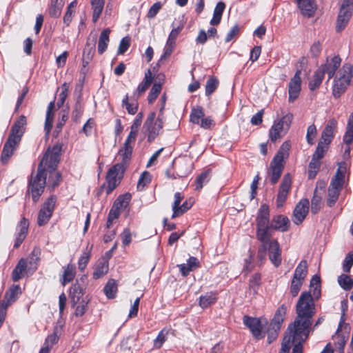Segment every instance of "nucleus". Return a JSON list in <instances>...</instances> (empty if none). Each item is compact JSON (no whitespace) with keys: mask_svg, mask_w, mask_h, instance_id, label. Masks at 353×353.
<instances>
[{"mask_svg":"<svg viewBox=\"0 0 353 353\" xmlns=\"http://www.w3.org/2000/svg\"><path fill=\"white\" fill-rule=\"evenodd\" d=\"M225 8V4L223 2L220 1L216 4L214 10L213 17L210 21L211 25L217 26L220 23L222 17V14Z\"/></svg>","mask_w":353,"mask_h":353,"instance_id":"2f4dec72","label":"nucleus"},{"mask_svg":"<svg viewBox=\"0 0 353 353\" xmlns=\"http://www.w3.org/2000/svg\"><path fill=\"white\" fill-rule=\"evenodd\" d=\"M297 316L294 321L288 325V330H292L310 332L312 319L316 313L315 304L310 292H303L296 303Z\"/></svg>","mask_w":353,"mask_h":353,"instance_id":"7ed1b4c3","label":"nucleus"},{"mask_svg":"<svg viewBox=\"0 0 353 353\" xmlns=\"http://www.w3.org/2000/svg\"><path fill=\"white\" fill-rule=\"evenodd\" d=\"M26 125V117L22 115L17 119V121L12 125L8 138L20 142L21 137L25 131Z\"/></svg>","mask_w":353,"mask_h":353,"instance_id":"6ab92c4d","label":"nucleus"},{"mask_svg":"<svg viewBox=\"0 0 353 353\" xmlns=\"http://www.w3.org/2000/svg\"><path fill=\"white\" fill-rule=\"evenodd\" d=\"M155 116V112H150L144 123V128L148 132V139L149 141H153L163 128V121L162 119L159 117L154 121Z\"/></svg>","mask_w":353,"mask_h":353,"instance_id":"f8f14e48","label":"nucleus"},{"mask_svg":"<svg viewBox=\"0 0 353 353\" xmlns=\"http://www.w3.org/2000/svg\"><path fill=\"white\" fill-rule=\"evenodd\" d=\"M352 11L347 9H340L336 25L337 32H341L347 26L351 17Z\"/></svg>","mask_w":353,"mask_h":353,"instance_id":"4be33fe9","label":"nucleus"},{"mask_svg":"<svg viewBox=\"0 0 353 353\" xmlns=\"http://www.w3.org/2000/svg\"><path fill=\"white\" fill-rule=\"evenodd\" d=\"M182 28L178 27L176 28L172 29L171 32L169 34L168 39L167 40V44L169 46H174L175 41L179 34V32L181 31Z\"/></svg>","mask_w":353,"mask_h":353,"instance_id":"69168bd1","label":"nucleus"},{"mask_svg":"<svg viewBox=\"0 0 353 353\" xmlns=\"http://www.w3.org/2000/svg\"><path fill=\"white\" fill-rule=\"evenodd\" d=\"M322 206V195L318 188H316L314 196L311 201V212L312 214H316L319 212Z\"/></svg>","mask_w":353,"mask_h":353,"instance_id":"f704fd0d","label":"nucleus"},{"mask_svg":"<svg viewBox=\"0 0 353 353\" xmlns=\"http://www.w3.org/2000/svg\"><path fill=\"white\" fill-rule=\"evenodd\" d=\"M110 30L109 28H106L103 30L100 34L98 41V52L101 54H103L107 49L110 41Z\"/></svg>","mask_w":353,"mask_h":353,"instance_id":"c85d7f7f","label":"nucleus"},{"mask_svg":"<svg viewBox=\"0 0 353 353\" xmlns=\"http://www.w3.org/2000/svg\"><path fill=\"white\" fill-rule=\"evenodd\" d=\"M84 294L83 288L77 282L72 285L70 290V295L72 303H78Z\"/></svg>","mask_w":353,"mask_h":353,"instance_id":"cd10ccee","label":"nucleus"},{"mask_svg":"<svg viewBox=\"0 0 353 353\" xmlns=\"http://www.w3.org/2000/svg\"><path fill=\"white\" fill-rule=\"evenodd\" d=\"M353 84V64H344L337 72L333 82L332 94L335 98H339Z\"/></svg>","mask_w":353,"mask_h":353,"instance_id":"39448f33","label":"nucleus"},{"mask_svg":"<svg viewBox=\"0 0 353 353\" xmlns=\"http://www.w3.org/2000/svg\"><path fill=\"white\" fill-rule=\"evenodd\" d=\"M336 128L337 121L335 119H330L321 133L319 142L328 145L334 139V132Z\"/></svg>","mask_w":353,"mask_h":353,"instance_id":"f3484780","label":"nucleus"},{"mask_svg":"<svg viewBox=\"0 0 353 353\" xmlns=\"http://www.w3.org/2000/svg\"><path fill=\"white\" fill-rule=\"evenodd\" d=\"M301 71L297 70L288 84L289 101L294 102L299 96L301 90Z\"/></svg>","mask_w":353,"mask_h":353,"instance_id":"dca6fc26","label":"nucleus"},{"mask_svg":"<svg viewBox=\"0 0 353 353\" xmlns=\"http://www.w3.org/2000/svg\"><path fill=\"white\" fill-rule=\"evenodd\" d=\"M161 90V85L160 83H155L148 94V100L149 103H152L157 98Z\"/></svg>","mask_w":353,"mask_h":353,"instance_id":"864d4df0","label":"nucleus"},{"mask_svg":"<svg viewBox=\"0 0 353 353\" xmlns=\"http://www.w3.org/2000/svg\"><path fill=\"white\" fill-rule=\"evenodd\" d=\"M341 59L339 56H334L331 59H327L325 64L321 65L319 68L323 70V74H327L328 79L332 78L339 68Z\"/></svg>","mask_w":353,"mask_h":353,"instance_id":"a211bd4d","label":"nucleus"},{"mask_svg":"<svg viewBox=\"0 0 353 353\" xmlns=\"http://www.w3.org/2000/svg\"><path fill=\"white\" fill-rule=\"evenodd\" d=\"M130 46V39L128 37L123 38L119 43L118 54H124Z\"/></svg>","mask_w":353,"mask_h":353,"instance_id":"338daca9","label":"nucleus"},{"mask_svg":"<svg viewBox=\"0 0 353 353\" xmlns=\"http://www.w3.org/2000/svg\"><path fill=\"white\" fill-rule=\"evenodd\" d=\"M310 332L305 331H300L297 330H292L291 332L287 329L285 336L281 343V348L285 343L289 346L288 353H289L291 347L294 345L292 353H303V343L306 341L309 336ZM282 349H281V350Z\"/></svg>","mask_w":353,"mask_h":353,"instance_id":"6e6552de","label":"nucleus"},{"mask_svg":"<svg viewBox=\"0 0 353 353\" xmlns=\"http://www.w3.org/2000/svg\"><path fill=\"white\" fill-rule=\"evenodd\" d=\"M310 291L312 292V295L315 298L318 299L321 294L320 290V277L314 275L310 281Z\"/></svg>","mask_w":353,"mask_h":353,"instance_id":"79ce46f5","label":"nucleus"},{"mask_svg":"<svg viewBox=\"0 0 353 353\" xmlns=\"http://www.w3.org/2000/svg\"><path fill=\"white\" fill-rule=\"evenodd\" d=\"M169 330L163 328L158 334L157 337L154 341V347L157 349L160 348L163 343L167 340V336Z\"/></svg>","mask_w":353,"mask_h":353,"instance_id":"09e8293b","label":"nucleus"},{"mask_svg":"<svg viewBox=\"0 0 353 353\" xmlns=\"http://www.w3.org/2000/svg\"><path fill=\"white\" fill-rule=\"evenodd\" d=\"M41 254V250L38 248H34L32 250L30 257H29V263L30 265H37L38 261H39Z\"/></svg>","mask_w":353,"mask_h":353,"instance_id":"774afa93","label":"nucleus"},{"mask_svg":"<svg viewBox=\"0 0 353 353\" xmlns=\"http://www.w3.org/2000/svg\"><path fill=\"white\" fill-rule=\"evenodd\" d=\"M343 141L347 145L353 142V112L350 115L347 121L346 131L343 137Z\"/></svg>","mask_w":353,"mask_h":353,"instance_id":"e433bc0d","label":"nucleus"},{"mask_svg":"<svg viewBox=\"0 0 353 353\" xmlns=\"http://www.w3.org/2000/svg\"><path fill=\"white\" fill-rule=\"evenodd\" d=\"M292 120V114H287L278 121H275L270 130L269 134L272 142L281 137L283 130H288Z\"/></svg>","mask_w":353,"mask_h":353,"instance_id":"9d476101","label":"nucleus"},{"mask_svg":"<svg viewBox=\"0 0 353 353\" xmlns=\"http://www.w3.org/2000/svg\"><path fill=\"white\" fill-rule=\"evenodd\" d=\"M292 185V178L290 174H285L280 185L279 192L276 196V206L281 208L283 206L288 195L290 192Z\"/></svg>","mask_w":353,"mask_h":353,"instance_id":"4468645a","label":"nucleus"},{"mask_svg":"<svg viewBox=\"0 0 353 353\" xmlns=\"http://www.w3.org/2000/svg\"><path fill=\"white\" fill-rule=\"evenodd\" d=\"M286 311L287 307L284 305H281L276 311L270 325L274 326L276 329H281L286 314Z\"/></svg>","mask_w":353,"mask_h":353,"instance_id":"a878e982","label":"nucleus"},{"mask_svg":"<svg viewBox=\"0 0 353 353\" xmlns=\"http://www.w3.org/2000/svg\"><path fill=\"white\" fill-rule=\"evenodd\" d=\"M108 270V266L105 263H101L97 265L95 268L94 272H93V277L95 279H99L100 277L105 275Z\"/></svg>","mask_w":353,"mask_h":353,"instance_id":"5fc2aeb1","label":"nucleus"},{"mask_svg":"<svg viewBox=\"0 0 353 353\" xmlns=\"http://www.w3.org/2000/svg\"><path fill=\"white\" fill-rule=\"evenodd\" d=\"M20 288L19 285H12L9 290L6 293L2 302L0 305L7 309L12 303L16 299V295L19 292Z\"/></svg>","mask_w":353,"mask_h":353,"instance_id":"393cba45","label":"nucleus"},{"mask_svg":"<svg viewBox=\"0 0 353 353\" xmlns=\"http://www.w3.org/2000/svg\"><path fill=\"white\" fill-rule=\"evenodd\" d=\"M123 105L125 106L129 114H134L138 109V103L136 101H129L128 96L126 95L123 99Z\"/></svg>","mask_w":353,"mask_h":353,"instance_id":"8fccbe9b","label":"nucleus"},{"mask_svg":"<svg viewBox=\"0 0 353 353\" xmlns=\"http://www.w3.org/2000/svg\"><path fill=\"white\" fill-rule=\"evenodd\" d=\"M76 274L75 266L72 264H68L66 267H64V272L62 276L61 283L63 285H65L68 283L71 282Z\"/></svg>","mask_w":353,"mask_h":353,"instance_id":"72a5a7b5","label":"nucleus"},{"mask_svg":"<svg viewBox=\"0 0 353 353\" xmlns=\"http://www.w3.org/2000/svg\"><path fill=\"white\" fill-rule=\"evenodd\" d=\"M216 296L214 293H207L201 296L199 299V305L202 308H207L212 305L214 304L216 301Z\"/></svg>","mask_w":353,"mask_h":353,"instance_id":"4c0bfd02","label":"nucleus"},{"mask_svg":"<svg viewBox=\"0 0 353 353\" xmlns=\"http://www.w3.org/2000/svg\"><path fill=\"white\" fill-rule=\"evenodd\" d=\"M82 112L83 105L79 101H77L74 105V110L72 113V119L75 121H77L81 117Z\"/></svg>","mask_w":353,"mask_h":353,"instance_id":"e2e57ef3","label":"nucleus"},{"mask_svg":"<svg viewBox=\"0 0 353 353\" xmlns=\"http://www.w3.org/2000/svg\"><path fill=\"white\" fill-rule=\"evenodd\" d=\"M153 80L152 74L150 70H148L145 73V77L143 81L139 84L137 91L134 94V97L137 99L141 94L144 93Z\"/></svg>","mask_w":353,"mask_h":353,"instance_id":"5701e85b","label":"nucleus"},{"mask_svg":"<svg viewBox=\"0 0 353 353\" xmlns=\"http://www.w3.org/2000/svg\"><path fill=\"white\" fill-rule=\"evenodd\" d=\"M19 143L20 142H18L12 139H8L3 145V151L1 155V161L2 163L6 164L8 163V160L13 154L14 151L16 150Z\"/></svg>","mask_w":353,"mask_h":353,"instance_id":"aec40b11","label":"nucleus"},{"mask_svg":"<svg viewBox=\"0 0 353 353\" xmlns=\"http://www.w3.org/2000/svg\"><path fill=\"white\" fill-rule=\"evenodd\" d=\"M131 199L130 194H125L119 196L114 201V205L119 210H123L127 208Z\"/></svg>","mask_w":353,"mask_h":353,"instance_id":"37998d69","label":"nucleus"},{"mask_svg":"<svg viewBox=\"0 0 353 353\" xmlns=\"http://www.w3.org/2000/svg\"><path fill=\"white\" fill-rule=\"evenodd\" d=\"M56 199L54 196H50L43 203L38 215V224L41 226L46 224L52 216L55 205Z\"/></svg>","mask_w":353,"mask_h":353,"instance_id":"ddd939ff","label":"nucleus"},{"mask_svg":"<svg viewBox=\"0 0 353 353\" xmlns=\"http://www.w3.org/2000/svg\"><path fill=\"white\" fill-rule=\"evenodd\" d=\"M290 147L288 143H283L270 163L268 174L272 184L276 183L281 176L284 168L283 161L288 157Z\"/></svg>","mask_w":353,"mask_h":353,"instance_id":"423d86ee","label":"nucleus"},{"mask_svg":"<svg viewBox=\"0 0 353 353\" xmlns=\"http://www.w3.org/2000/svg\"><path fill=\"white\" fill-rule=\"evenodd\" d=\"M353 265V252L348 253L344 261L343 264V269L345 272H349L352 266Z\"/></svg>","mask_w":353,"mask_h":353,"instance_id":"680f3d73","label":"nucleus"},{"mask_svg":"<svg viewBox=\"0 0 353 353\" xmlns=\"http://www.w3.org/2000/svg\"><path fill=\"white\" fill-rule=\"evenodd\" d=\"M296 1L302 14L308 17L314 14L316 9L314 0H296Z\"/></svg>","mask_w":353,"mask_h":353,"instance_id":"412c9836","label":"nucleus"},{"mask_svg":"<svg viewBox=\"0 0 353 353\" xmlns=\"http://www.w3.org/2000/svg\"><path fill=\"white\" fill-rule=\"evenodd\" d=\"M192 204L193 201L190 199L189 201H185L181 205L178 206V208L174 210L172 218L174 219L182 215L192 207Z\"/></svg>","mask_w":353,"mask_h":353,"instance_id":"a18cd8bd","label":"nucleus"},{"mask_svg":"<svg viewBox=\"0 0 353 353\" xmlns=\"http://www.w3.org/2000/svg\"><path fill=\"white\" fill-rule=\"evenodd\" d=\"M26 267L27 262L26 260L22 259L18 262L17 266L12 271V279L14 281H18L23 276Z\"/></svg>","mask_w":353,"mask_h":353,"instance_id":"473e14b6","label":"nucleus"},{"mask_svg":"<svg viewBox=\"0 0 353 353\" xmlns=\"http://www.w3.org/2000/svg\"><path fill=\"white\" fill-rule=\"evenodd\" d=\"M347 172V164L345 162L339 163V168L332 179L327 190L326 203L327 206L334 205L339 199V196L345 182V174Z\"/></svg>","mask_w":353,"mask_h":353,"instance_id":"20e7f679","label":"nucleus"},{"mask_svg":"<svg viewBox=\"0 0 353 353\" xmlns=\"http://www.w3.org/2000/svg\"><path fill=\"white\" fill-rule=\"evenodd\" d=\"M243 321L255 338L262 339L264 337L263 329L268 324L267 319L244 316Z\"/></svg>","mask_w":353,"mask_h":353,"instance_id":"9b49d317","label":"nucleus"},{"mask_svg":"<svg viewBox=\"0 0 353 353\" xmlns=\"http://www.w3.org/2000/svg\"><path fill=\"white\" fill-rule=\"evenodd\" d=\"M307 274V263L305 260H302L295 269L293 279L303 282Z\"/></svg>","mask_w":353,"mask_h":353,"instance_id":"7c9ffc66","label":"nucleus"},{"mask_svg":"<svg viewBox=\"0 0 353 353\" xmlns=\"http://www.w3.org/2000/svg\"><path fill=\"white\" fill-rule=\"evenodd\" d=\"M94 52V47L90 46V45L88 44L83 50V63H85L86 64H88V62L92 59Z\"/></svg>","mask_w":353,"mask_h":353,"instance_id":"052dcab7","label":"nucleus"},{"mask_svg":"<svg viewBox=\"0 0 353 353\" xmlns=\"http://www.w3.org/2000/svg\"><path fill=\"white\" fill-rule=\"evenodd\" d=\"M310 202L307 199H301L296 205L292 215V221L296 225L301 224L309 212Z\"/></svg>","mask_w":353,"mask_h":353,"instance_id":"2eb2a0df","label":"nucleus"},{"mask_svg":"<svg viewBox=\"0 0 353 353\" xmlns=\"http://www.w3.org/2000/svg\"><path fill=\"white\" fill-rule=\"evenodd\" d=\"M62 150V145L55 144L52 148H49L43 155L38 166L37 174L32 176L28 185V193L31 194L34 202L39 200L42 194L46 183L47 175L48 176V184L52 188L59 185L61 175L57 170Z\"/></svg>","mask_w":353,"mask_h":353,"instance_id":"f03ea898","label":"nucleus"},{"mask_svg":"<svg viewBox=\"0 0 353 353\" xmlns=\"http://www.w3.org/2000/svg\"><path fill=\"white\" fill-rule=\"evenodd\" d=\"M55 107L54 101H51L47 109L46 112V122H45V131L46 134L48 136L49 133L50 132V130L52 129V123L54 120V113L53 110Z\"/></svg>","mask_w":353,"mask_h":353,"instance_id":"c756f323","label":"nucleus"},{"mask_svg":"<svg viewBox=\"0 0 353 353\" xmlns=\"http://www.w3.org/2000/svg\"><path fill=\"white\" fill-rule=\"evenodd\" d=\"M93 9L92 21L96 23L100 17L104 6V0H92Z\"/></svg>","mask_w":353,"mask_h":353,"instance_id":"c9c22d12","label":"nucleus"},{"mask_svg":"<svg viewBox=\"0 0 353 353\" xmlns=\"http://www.w3.org/2000/svg\"><path fill=\"white\" fill-rule=\"evenodd\" d=\"M338 282L340 286L345 290H349L353 287V279L347 274H341L339 276Z\"/></svg>","mask_w":353,"mask_h":353,"instance_id":"de8ad7c7","label":"nucleus"},{"mask_svg":"<svg viewBox=\"0 0 353 353\" xmlns=\"http://www.w3.org/2000/svg\"><path fill=\"white\" fill-rule=\"evenodd\" d=\"M104 292L108 299H113L115 296L117 285L115 280L110 279L104 287Z\"/></svg>","mask_w":353,"mask_h":353,"instance_id":"a19ab883","label":"nucleus"},{"mask_svg":"<svg viewBox=\"0 0 353 353\" xmlns=\"http://www.w3.org/2000/svg\"><path fill=\"white\" fill-rule=\"evenodd\" d=\"M219 85V81L214 77H210L208 79L205 85V94L209 96L214 92Z\"/></svg>","mask_w":353,"mask_h":353,"instance_id":"603ef678","label":"nucleus"},{"mask_svg":"<svg viewBox=\"0 0 353 353\" xmlns=\"http://www.w3.org/2000/svg\"><path fill=\"white\" fill-rule=\"evenodd\" d=\"M117 159L118 161H121V162L116 163L110 168L106 175L108 183L107 194H110L120 183L125 170V165L130 161V160L126 162L123 161V157L119 156V152Z\"/></svg>","mask_w":353,"mask_h":353,"instance_id":"1a4fd4ad","label":"nucleus"},{"mask_svg":"<svg viewBox=\"0 0 353 353\" xmlns=\"http://www.w3.org/2000/svg\"><path fill=\"white\" fill-rule=\"evenodd\" d=\"M316 135V128L314 124L308 126L307 130L306 139L310 145L314 144V140Z\"/></svg>","mask_w":353,"mask_h":353,"instance_id":"4d7b16f0","label":"nucleus"},{"mask_svg":"<svg viewBox=\"0 0 353 353\" xmlns=\"http://www.w3.org/2000/svg\"><path fill=\"white\" fill-rule=\"evenodd\" d=\"M327 146L328 145H324L323 143L319 142L316 151L313 154L312 157L319 160L323 159L325 152L327 150Z\"/></svg>","mask_w":353,"mask_h":353,"instance_id":"6e6d98bb","label":"nucleus"},{"mask_svg":"<svg viewBox=\"0 0 353 353\" xmlns=\"http://www.w3.org/2000/svg\"><path fill=\"white\" fill-rule=\"evenodd\" d=\"M64 5L63 0H51L50 14L52 17H58Z\"/></svg>","mask_w":353,"mask_h":353,"instance_id":"58836bf2","label":"nucleus"},{"mask_svg":"<svg viewBox=\"0 0 353 353\" xmlns=\"http://www.w3.org/2000/svg\"><path fill=\"white\" fill-rule=\"evenodd\" d=\"M204 111L202 107L198 106L192 110L190 113V121L195 124H199L204 117Z\"/></svg>","mask_w":353,"mask_h":353,"instance_id":"ea45409f","label":"nucleus"},{"mask_svg":"<svg viewBox=\"0 0 353 353\" xmlns=\"http://www.w3.org/2000/svg\"><path fill=\"white\" fill-rule=\"evenodd\" d=\"M90 250L85 251L83 252V254L81 256V257L79 258V262H78L79 269L80 270H83L85 268L88 261L90 260Z\"/></svg>","mask_w":353,"mask_h":353,"instance_id":"13d9d810","label":"nucleus"},{"mask_svg":"<svg viewBox=\"0 0 353 353\" xmlns=\"http://www.w3.org/2000/svg\"><path fill=\"white\" fill-rule=\"evenodd\" d=\"M60 90V92L59 94V99L57 101V106L58 108H61L65 103V101L68 95L69 92V85L66 83H64L61 87L59 89Z\"/></svg>","mask_w":353,"mask_h":353,"instance_id":"49530a36","label":"nucleus"},{"mask_svg":"<svg viewBox=\"0 0 353 353\" xmlns=\"http://www.w3.org/2000/svg\"><path fill=\"white\" fill-rule=\"evenodd\" d=\"M290 221L283 215H278L272 219L270 224V210L267 205H262L256 218V237L261 242L257 252V259L261 264L266 259L267 252L269 259L276 266L281 263V254L278 241L272 238V230L285 232L289 229Z\"/></svg>","mask_w":353,"mask_h":353,"instance_id":"f257e3e1","label":"nucleus"},{"mask_svg":"<svg viewBox=\"0 0 353 353\" xmlns=\"http://www.w3.org/2000/svg\"><path fill=\"white\" fill-rule=\"evenodd\" d=\"M325 74L323 70L318 68L314 72L312 77L309 79L308 86L309 89L314 91L319 88L322 81L324 79Z\"/></svg>","mask_w":353,"mask_h":353,"instance_id":"bb28decb","label":"nucleus"},{"mask_svg":"<svg viewBox=\"0 0 353 353\" xmlns=\"http://www.w3.org/2000/svg\"><path fill=\"white\" fill-rule=\"evenodd\" d=\"M151 181V175L148 172H143L137 183V190H143L146 185L150 183Z\"/></svg>","mask_w":353,"mask_h":353,"instance_id":"3c124183","label":"nucleus"},{"mask_svg":"<svg viewBox=\"0 0 353 353\" xmlns=\"http://www.w3.org/2000/svg\"><path fill=\"white\" fill-rule=\"evenodd\" d=\"M302 285V281L292 279L290 287V293L292 295V296L294 297L298 295Z\"/></svg>","mask_w":353,"mask_h":353,"instance_id":"0e129e2a","label":"nucleus"},{"mask_svg":"<svg viewBox=\"0 0 353 353\" xmlns=\"http://www.w3.org/2000/svg\"><path fill=\"white\" fill-rule=\"evenodd\" d=\"M142 112L136 116L132 125L130 127V132L124 143L123 146L119 150V156L123 157V161L126 162L130 160L133 150V145L136 141L139 128L142 123Z\"/></svg>","mask_w":353,"mask_h":353,"instance_id":"0eeeda50","label":"nucleus"},{"mask_svg":"<svg viewBox=\"0 0 353 353\" xmlns=\"http://www.w3.org/2000/svg\"><path fill=\"white\" fill-rule=\"evenodd\" d=\"M28 222L25 218H23L17 226V236L16 238L14 247L17 248L22 243L26 236L28 229Z\"/></svg>","mask_w":353,"mask_h":353,"instance_id":"b1692460","label":"nucleus"},{"mask_svg":"<svg viewBox=\"0 0 353 353\" xmlns=\"http://www.w3.org/2000/svg\"><path fill=\"white\" fill-rule=\"evenodd\" d=\"M280 329H276L274 326L269 325L267 334H268V343H271L274 341H275L279 335V332Z\"/></svg>","mask_w":353,"mask_h":353,"instance_id":"bf43d9fd","label":"nucleus"},{"mask_svg":"<svg viewBox=\"0 0 353 353\" xmlns=\"http://www.w3.org/2000/svg\"><path fill=\"white\" fill-rule=\"evenodd\" d=\"M210 179V172L205 171L202 172L195 180V190H200L205 184H206Z\"/></svg>","mask_w":353,"mask_h":353,"instance_id":"c03bdc74","label":"nucleus"}]
</instances>
